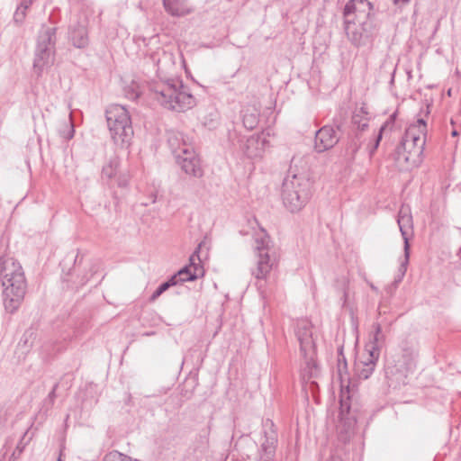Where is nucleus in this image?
Returning a JSON list of instances; mask_svg holds the SVG:
<instances>
[{
    "label": "nucleus",
    "mask_w": 461,
    "mask_h": 461,
    "mask_svg": "<svg viewBox=\"0 0 461 461\" xmlns=\"http://www.w3.org/2000/svg\"><path fill=\"white\" fill-rule=\"evenodd\" d=\"M312 329V323L308 320L302 319L295 322L294 333L300 345V353L309 369L315 366V346Z\"/></svg>",
    "instance_id": "nucleus-7"
},
{
    "label": "nucleus",
    "mask_w": 461,
    "mask_h": 461,
    "mask_svg": "<svg viewBox=\"0 0 461 461\" xmlns=\"http://www.w3.org/2000/svg\"><path fill=\"white\" fill-rule=\"evenodd\" d=\"M402 357L403 365L406 370L411 369L414 366V360L416 357V350L412 346L406 344L402 348Z\"/></svg>",
    "instance_id": "nucleus-27"
},
{
    "label": "nucleus",
    "mask_w": 461,
    "mask_h": 461,
    "mask_svg": "<svg viewBox=\"0 0 461 461\" xmlns=\"http://www.w3.org/2000/svg\"><path fill=\"white\" fill-rule=\"evenodd\" d=\"M372 329L371 340L366 346V350L367 353H371L375 348L380 355V348L385 342V335L382 332V325L379 322H375L372 325Z\"/></svg>",
    "instance_id": "nucleus-22"
},
{
    "label": "nucleus",
    "mask_w": 461,
    "mask_h": 461,
    "mask_svg": "<svg viewBox=\"0 0 461 461\" xmlns=\"http://www.w3.org/2000/svg\"><path fill=\"white\" fill-rule=\"evenodd\" d=\"M167 138L168 146L175 158L177 154L185 153V149L193 148L190 138L181 131L169 130L167 131Z\"/></svg>",
    "instance_id": "nucleus-15"
},
{
    "label": "nucleus",
    "mask_w": 461,
    "mask_h": 461,
    "mask_svg": "<svg viewBox=\"0 0 461 461\" xmlns=\"http://www.w3.org/2000/svg\"><path fill=\"white\" fill-rule=\"evenodd\" d=\"M379 358L377 349H373L365 360H358L356 363V373L360 379H367L373 374L376 362Z\"/></svg>",
    "instance_id": "nucleus-17"
},
{
    "label": "nucleus",
    "mask_w": 461,
    "mask_h": 461,
    "mask_svg": "<svg viewBox=\"0 0 461 461\" xmlns=\"http://www.w3.org/2000/svg\"><path fill=\"white\" fill-rule=\"evenodd\" d=\"M370 287H371L372 290L377 291V288L374 285H371Z\"/></svg>",
    "instance_id": "nucleus-45"
},
{
    "label": "nucleus",
    "mask_w": 461,
    "mask_h": 461,
    "mask_svg": "<svg viewBox=\"0 0 461 461\" xmlns=\"http://www.w3.org/2000/svg\"><path fill=\"white\" fill-rule=\"evenodd\" d=\"M32 1L33 0H23L18 7H22V9L27 10L32 4Z\"/></svg>",
    "instance_id": "nucleus-34"
},
{
    "label": "nucleus",
    "mask_w": 461,
    "mask_h": 461,
    "mask_svg": "<svg viewBox=\"0 0 461 461\" xmlns=\"http://www.w3.org/2000/svg\"><path fill=\"white\" fill-rule=\"evenodd\" d=\"M57 461H63V459H62V450H60V453H59V456Z\"/></svg>",
    "instance_id": "nucleus-43"
},
{
    "label": "nucleus",
    "mask_w": 461,
    "mask_h": 461,
    "mask_svg": "<svg viewBox=\"0 0 461 461\" xmlns=\"http://www.w3.org/2000/svg\"><path fill=\"white\" fill-rule=\"evenodd\" d=\"M32 334H33V332L31 331V330L25 331V333L23 334L21 341H23L24 344H27L29 338L32 337Z\"/></svg>",
    "instance_id": "nucleus-36"
},
{
    "label": "nucleus",
    "mask_w": 461,
    "mask_h": 461,
    "mask_svg": "<svg viewBox=\"0 0 461 461\" xmlns=\"http://www.w3.org/2000/svg\"><path fill=\"white\" fill-rule=\"evenodd\" d=\"M119 168V160L117 158H111L109 162L104 166L102 170L103 177L112 179L116 176Z\"/></svg>",
    "instance_id": "nucleus-28"
},
{
    "label": "nucleus",
    "mask_w": 461,
    "mask_h": 461,
    "mask_svg": "<svg viewBox=\"0 0 461 461\" xmlns=\"http://www.w3.org/2000/svg\"><path fill=\"white\" fill-rule=\"evenodd\" d=\"M397 223L403 240V250L407 254H410V243L409 240L413 235L412 228V216L409 207L402 206L399 213Z\"/></svg>",
    "instance_id": "nucleus-14"
},
{
    "label": "nucleus",
    "mask_w": 461,
    "mask_h": 461,
    "mask_svg": "<svg viewBox=\"0 0 461 461\" xmlns=\"http://www.w3.org/2000/svg\"><path fill=\"white\" fill-rule=\"evenodd\" d=\"M366 127H367V122H364L363 123L358 125V128H361L362 130H364Z\"/></svg>",
    "instance_id": "nucleus-41"
},
{
    "label": "nucleus",
    "mask_w": 461,
    "mask_h": 461,
    "mask_svg": "<svg viewBox=\"0 0 461 461\" xmlns=\"http://www.w3.org/2000/svg\"><path fill=\"white\" fill-rule=\"evenodd\" d=\"M386 127V124H384L380 130H379V132L378 134L375 136V140H374V143L368 147V152H369V155L370 156H373L374 153L375 152V150L377 149L378 146H379V143L382 140V134H383V131L385 129Z\"/></svg>",
    "instance_id": "nucleus-30"
},
{
    "label": "nucleus",
    "mask_w": 461,
    "mask_h": 461,
    "mask_svg": "<svg viewBox=\"0 0 461 461\" xmlns=\"http://www.w3.org/2000/svg\"><path fill=\"white\" fill-rule=\"evenodd\" d=\"M0 285L4 307L14 313L21 306L27 290L24 271L14 258H0Z\"/></svg>",
    "instance_id": "nucleus-1"
},
{
    "label": "nucleus",
    "mask_w": 461,
    "mask_h": 461,
    "mask_svg": "<svg viewBox=\"0 0 461 461\" xmlns=\"http://www.w3.org/2000/svg\"><path fill=\"white\" fill-rule=\"evenodd\" d=\"M205 245V241H201L196 249L194 251V253L190 256L189 261L190 264L188 266H185L182 269H180L176 275H174L172 277L175 278V282L176 284L178 283H184L187 281H194L197 279L199 276H203V268L201 266V257L200 253L202 250V248Z\"/></svg>",
    "instance_id": "nucleus-8"
},
{
    "label": "nucleus",
    "mask_w": 461,
    "mask_h": 461,
    "mask_svg": "<svg viewBox=\"0 0 461 461\" xmlns=\"http://www.w3.org/2000/svg\"><path fill=\"white\" fill-rule=\"evenodd\" d=\"M394 5H400L410 2V0H393Z\"/></svg>",
    "instance_id": "nucleus-39"
},
{
    "label": "nucleus",
    "mask_w": 461,
    "mask_h": 461,
    "mask_svg": "<svg viewBox=\"0 0 461 461\" xmlns=\"http://www.w3.org/2000/svg\"><path fill=\"white\" fill-rule=\"evenodd\" d=\"M296 165V158L291 160V167ZM311 183L303 173H295L290 168L285 177L281 197L285 207L291 212H300L311 198Z\"/></svg>",
    "instance_id": "nucleus-4"
},
{
    "label": "nucleus",
    "mask_w": 461,
    "mask_h": 461,
    "mask_svg": "<svg viewBox=\"0 0 461 461\" xmlns=\"http://www.w3.org/2000/svg\"><path fill=\"white\" fill-rule=\"evenodd\" d=\"M150 59L158 67V71L164 70L167 66H173V56L171 53L160 49L150 55Z\"/></svg>",
    "instance_id": "nucleus-24"
},
{
    "label": "nucleus",
    "mask_w": 461,
    "mask_h": 461,
    "mask_svg": "<svg viewBox=\"0 0 461 461\" xmlns=\"http://www.w3.org/2000/svg\"><path fill=\"white\" fill-rule=\"evenodd\" d=\"M339 422L337 425V432L339 440L346 442L353 434L354 428L357 422L355 415L351 412V406L349 399L340 400V411L339 415Z\"/></svg>",
    "instance_id": "nucleus-9"
},
{
    "label": "nucleus",
    "mask_w": 461,
    "mask_h": 461,
    "mask_svg": "<svg viewBox=\"0 0 461 461\" xmlns=\"http://www.w3.org/2000/svg\"><path fill=\"white\" fill-rule=\"evenodd\" d=\"M103 461H133V460L131 459V457H130L124 454H122L116 450H113V451H111L108 454H106L104 456ZM135 461H137V460H135Z\"/></svg>",
    "instance_id": "nucleus-29"
},
{
    "label": "nucleus",
    "mask_w": 461,
    "mask_h": 461,
    "mask_svg": "<svg viewBox=\"0 0 461 461\" xmlns=\"http://www.w3.org/2000/svg\"><path fill=\"white\" fill-rule=\"evenodd\" d=\"M129 183V176L127 174L120 175L117 178V184L120 187H126Z\"/></svg>",
    "instance_id": "nucleus-33"
},
{
    "label": "nucleus",
    "mask_w": 461,
    "mask_h": 461,
    "mask_svg": "<svg viewBox=\"0 0 461 461\" xmlns=\"http://www.w3.org/2000/svg\"><path fill=\"white\" fill-rule=\"evenodd\" d=\"M106 121L111 138L117 145L129 143L133 129L127 109L120 104H112L106 110Z\"/></svg>",
    "instance_id": "nucleus-6"
},
{
    "label": "nucleus",
    "mask_w": 461,
    "mask_h": 461,
    "mask_svg": "<svg viewBox=\"0 0 461 461\" xmlns=\"http://www.w3.org/2000/svg\"><path fill=\"white\" fill-rule=\"evenodd\" d=\"M357 114H355V115L353 116V122H354V123H357Z\"/></svg>",
    "instance_id": "nucleus-44"
},
{
    "label": "nucleus",
    "mask_w": 461,
    "mask_h": 461,
    "mask_svg": "<svg viewBox=\"0 0 461 461\" xmlns=\"http://www.w3.org/2000/svg\"><path fill=\"white\" fill-rule=\"evenodd\" d=\"M268 135V133L262 131L259 134L250 136L245 141L241 140L240 148L248 158H260L269 147Z\"/></svg>",
    "instance_id": "nucleus-10"
},
{
    "label": "nucleus",
    "mask_w": 461,
    "mask_h": 461,
    "mask_svg": "<svg viewBox=\"0 0 461 461\" xmlns=\"http://www.w3.org/2000/svg\"><path fill=\"white\" fill-rule=\"evenodd\" d=\"M26 16V10L22 9V7H17L16 11L14 14V20L17 23H22Z\"/></svg>",
    "instance_id": "nucleus-31"
},
{
    "label": "nucleus",
    "mask_w": 461,
    "mask_h": 461,
    "mask_svg": "<svg viewBox=\"0 0 461 461\" xmlns=\"http://www.w3.org/2000/svg\"><path fill=\"white\" fill-rule=\"evenodd\" d=\"M162 294V292L159 291L158 288L156 289V291L152 294L150 300L155 301L157 298H158Z\"/></svg>",
    "instance_id": "nucleus-38"
},
{
    "label": "nucleus",
    "mask_w": 461,
    "mask_h": 461,
    "mask_svg": "<svg viewBox=\"0 0 461 461\" xmlns=\"http://www.w3.org/2000/svg\"><path fill=\"white\" fill-rule=\"evenodd\" d=\"M242 123L248 130H253L258 123L259 112L255 106H246L241 111Z\"/></svg>",
    "instance_id": "nucleus-23"
},
{
    "label": "nucleus",
    "mask_w": 461,
    "mask_h": 461,
    "mask_svg": "<svg viewBox=\"0 0 461 461\" xmlns=\"http://www.w3.org/2000/svg\"><path fill=\"white\" fill-rule=\"evenodd\" d=\"M264 438V441L261 443L258 450V461H273L277 443L276 432L273 429L265 431Z\"/></svg>",
    "instance_id": "nucleus-16"
},
{
    "label": "nucleus",
    "mask_w": 461,
    "mask_h": 461,
    "mask_svg": "<svg viewBox=\"0 0 461 461\" xmlns=\"http://www.w3.org/2000/svg\"><path fill=\"white\" fill-rule=\"evenodd\" d=\"M56 31L55 27L42 25L37 38V44L44 48L51 49L55 51L56 45Z\"/></svg>",
    "instance_id": "nucleus-20"
},
{
    "label": "nucleus",
    "mask_w": 461,
    "mask_h": 461,
    "mask_svg": "<svg viewBox=\"0 0 461 461\" xmlns=\"http://www.w3.org/2000/svg\"><path fill=\"white\" fill-rule=\"evenodd\" d=\"M344 24L346 34L352 44L355 46H361L366 44L364 41L365 34L363 25H359L357 22L351 20V18L345 20Z\"/></svg>",
    "instance_id": "nucleus-19"
},
{
    "label": "nucleus",
    "mask_w": 461,
    "mask_h": 461,
    "mask_svg": "<svg viewBox=\"0 0 461 461\" xmlns=\"http://www.w3.org/2000/svg\"><path fill=\"white\" fill-rule=\"evenodd\" d=\"M372 7V4L367 0H350L344 8L345 20L351 18L359 25H364L371 14Z\"/></svg>",
    "instance_id": "nucleus-11"
},
{
    "label": "nucleus",
    "mask_w": 461,
    "mask_h": 461,
    "mask_svg": "<svg viewBox=\"0 0 461 461\" xmlns=\"http://www.w3.org/2000/svg\"><path fill=\"white\" fill-rule=\"evenodd\" d=\"M176 160L185 174L194 177L203 176V171L201 167L200 159L196 156L194 148L185 149V153L183 154H177Z\"/></svg>",
    "instance_id": "nucleus-12"
},
{
    "label": "nucleus",
    "mask_w": 461,
    "mask_h": 461,
    "mask_svg": "<svg viewBox=\"0 0 461 461\" xmlns=\"http://www.w3.org/2000/svg\"><path fill=\"white\" fill-rule=\"evenodd\" d=\"M175 278L176 277H171L169 280H167V282H164L162 283L158 288L159 289V291L162 292V294L164 292H166L170 286H173V285H176V283L175 282Z\"/></svg>",
    "instance_id": "nucleus-32"
},
{
    "label": "nucleus",
    "mask_w": 461,
    "mask_h": 461,
    "mask_svg": "<svg viewBox=\"0 0 461 461\" xmlns=\"http://www.w3.org/2000/svg\"><path fill=\"white\" fill-rule=\"evenodd\" d=\"M254 267L251 275L258 281H265L270 273L278 266L279 256L270 236L264 229L254 235Z\"/></svg>",
    "instance_id": "nucleus-5"
},
{
    "label": "nucleus",
    "mask_w": 461,
    "mask_h": 461,
    "mask_svg": "<svg viewBox=\"0 0 461 461\" xmlns=\"http://www.w3.org/2000/svg\"><path fill=\"white\" fill-rule=\"evenodd\" d=\"M149 89L152 98L167 110L181 113L195 105V98L178 78L154 82Z\"/></svg>",
    "instance_id": "nucleus-2"
},
{
    "label": "nucleus",
    "mask_w": 461,
    "mask_h": 461,
    "mask_svg": "<svg viewBox=\"0 0 461 461\" xmlns=\"http://www.w3.org/2000/svg\"><path fill=\"white\" fill-rule=\"evenodd\" d=\"M451 135H452L453 137H456V136H458V135H459V132H458L456 130H453V131H452V132H451Z\"/></svg>",
    "instance_id": "nucleus-42"
},
{
    "label": "nucleus",
    "mask_w": 461,
    "mask_h": 461,
    "mask_svg": "<svg viewBox=\"0 0 461 461\" xmlns=\"http://www.w3.org/2000/svg\"><path fill=\"white\" fill-rule=\"evenodd\" d=\"M163 5L166 11L173 16H184L192 12L186 0H163Z\"/></svg>",
    "instance_id": "nucleus-21"
},
{
    "label": "nucleus",
    "mask_w": 461,
    "mask_h": 461,
    "mask_svg": "<svg viewBox=\"0 0 461 461\" xmlns=\"http://www.w3.org/2000/svg\"><path fill=\"white\" fill-rule=\"evenodd\" d=\"M57 387H58V384H56L53 386L52 390L50 392L49 395H48V398L50 399V401L51 402H53L54 399L56 398V389H57Z\"/></svg>",
    "instance_id": "nucleus-35"
},
{
    "label": "nucleus",
    "mask_w": 461,
    "mask_h": 461,
    "mask_svg": "<svg viewBox=\"0 0 461 461\" xmlns=\"http://www.w3.org/2000/svg\"><path fill=\"white\" fill-rule=\"evenodd\" d=\"M162 294V292L159 291L158 288L156 289V291L152 294L150 300L155 301L157 298H158Z\"/></svg>",
    "instance_id": "nucleus-37"
},
{
    "label": "nucleus",
    "mask_w": 461,
    "mask_h": 461,
    "mask_svg": "<svg viewBox=\"0 0 461 461\" xmlns=\"http://www.w3.org/2000/svg\"><path fill=\"white\" fill-rule=\"evenodd\" d=\"M427 124L423 119H418L405 131L401 143L393 154L399 167L408 169L417 166L420 161L426 143Z\"/></svg>",
    "instance_id": "nucleus-3"
},
{
    "label": "nucleus",
    "mask_w": 461,
    "mask_h": 461,
    "mask_svg": "<svg viewBox=\"0 0 461 461\" xmlns=\"http://www.w3.org/2000/svg\"><path fill=\"white\" fill-rule=\"evenodd\" d=\"M54 54L55 51L53 50L36 45L33 68L39 75L45 67L52 63Z\"/></svg>",
    "instance_id": "nucleus-18"
},
{
    "label": "nucleus",
    "mask_w": 461,
    "mask_h": 461,
    "mask_svg": "<svg viewBox=\"0 0 461 461\" xmlns=\"http://www.w3.org/2000/svg\"><path fill=\"white\" fill-rule=\"evenodd\" d=\"M339 141V136L332 126L325 125L315 133L314 149L321 153L333 148Z\"/></svg>",
    "instance_id": "nucleus-13"
},
{
    "label": "nucleus",
    "mask_w": 461,
    "mask_h": 461,
    "mask_svg": "<svg viewBox=\"0 0 461 461\" xmlns=\"http://www.w3.org/2000/svg\"><path fill=\"white\" fill-rule=\"evenodd\" d=\"M409 259H410V254L407 257V254L404 252V258L401 262V265H400V267L398 268V271H397V274H396V276L394 277V280L386 288V291H387L388 294H393V293L398 287L399 284L402 281V279H403V277H404V276L406 274V271H407V267H408V264H409Z\"/></svg>",
    "instance_id": "nucleus-26"
},
{
    "label": "nucleus",
    "mask_w": 461,
    "mask_h": 461,
    "mask_svg": "<svg viewBox=\"0 0 461 461\" xmlns=\"http://www.w3.org/2000/svg\"><path fill=\"white\" fill-rule=\"evenodd\" d=\"M70 39L73 45L77 48H85L88 44L87 31L85 26L78 25L70 32Z\"/></svg>",
    "instance_id": "nucleus-25"
},
{
    "label": "nucleus",
    "mask_w": 461,
    "mask_h": 461,
    "mask_svg": "<svg viewBox=\"0 0 461 461\" xmlns=\"http://www.w3.org/2000/svg\"><path fill=\"white\" fill-rule=\"evenodd\" d=\"M74 135V129L73 126H71V129L69 130L68 135L64 136L66 139H71Z\"/></svg>",
    "instance_id": "nucleus-40"
}]
</instances>
